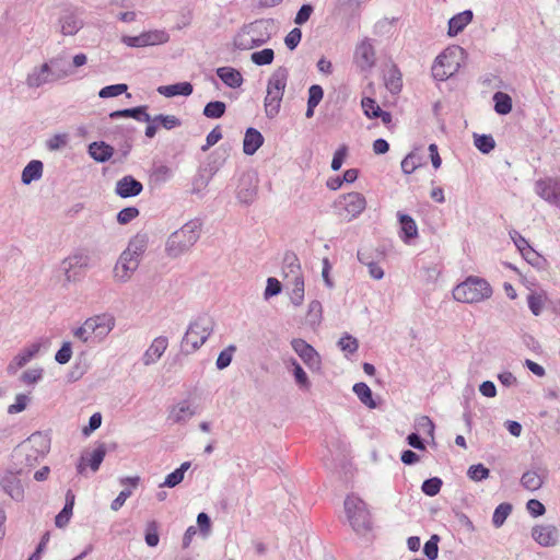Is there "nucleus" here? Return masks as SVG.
<instances>
[{
  "label": "nucleus",
  "mask_w": 560,
  "mask_h": 560,
  "mask_svg": "<svg viewBox=\"0 0 560 560\" xmlns=\"http://www.w3.org/2000/svg\"><path fill=\"white\" fill-rule=\"evenodd\" d=\"M72 72L67 69L59 58H54L50 63H43L27 77V84L31 88H38L49 81L60 80L70 75Z\"/></svg>",
  "instance_id": "7"
},
{
  "label": "nucleus",
  "mask_w": 560,
  "mask_h": 560,
  "mask_svg": "<svg viewBox=\"0 0 560 560\" xmlns=\"http://www.w3.org/2000/svg\"><path fill=\"white\" fill-rule=\"evenodd\" d=\"M213 330V322L209 316L198 317L188 327L182 347L186 352L196 351L208 339Z\"/></svg>",
  "instance_id": "4"
},
{
  "label": "nucleus",
  "mask_w": 560,
  "mask_h": 560,
  "mask_svg": "<svg viewBox=\"0 0 560 560\" xmlns=\"http://www.w3.org/2000/svg\"><path fill=\"white\" fill-rule=\"evenodd\" d=\"M218 77L230 88H240L243 83L241 72L231 67H221L217 70Z\"/></svg>",
  "instance_id": "27"
},
{
  "label": "nucleus",
  "mask_w": 560,
  "mask_h": 560,
  "mask_svg": "<svg viewBox=\"0 0 560 560\" xmlns=\"http://www.w3.org/2000/svg\"><path fill=\"white\" fill-rule=\"evenodd\" d=\"M385 86L392 94H398L402 89V74L396 66H392L384 77Z\"/></svg>",
  "instance_id": "26"
},
{
  "label": "nucleus",
  "mask_w": 560,
  "mask_h": 560,
  "mask_svg": "<svg viewBox=\"0 0 560 560\" xmlns=\"http://www.w3.org/2000/svg\"><path fill=\"white\" fill-rule=\"evenodd\" d=\"M353 60L357 67L362 71L370 70L374 67L376 61V54L373 45L369 39H363L357 45Z\"/></svg>",
  "instance_id": "11"
},
{
  "label": "nucleus",
  "mask_w": 560,
  "mask_h": 560,
  "mask_svg": "<svg viewBox=\"0 0 560 560\" xmlns=\"http://www.w3.org/2000/svg\"><path fill=\"white\" fill-rule=\"evenodd\" d=\"M72 355L71 346L69 342H65L62 347L56 353V361L60 364H66L70 361Z\"/></svg>",
  "instance_id": "59"
},
{
  "label": "nucleus",
  "mask_w": 560,
  "mask_h": 560,
  "mask_svg": "<svg viewBox=\"0 0 560 560\" xmlns=\"http://www.w3.org/2000/svg\"><path fill=\"white\" fill-rule=\"evenodd\" d=\"M439 536L438 535H433L425 544H424V547H423V552L424 555L430 559V560H435L438 558V553H439V547H438V542H439Z\"/></svg>",
  "instance_id": "47"
},
{
  "label": "nucleus",
  "mask_w": 560,
  "mask_h": 560,
  "mask_svg": "<svg viewBox=\"0 0 560 560\" xmlns=\"http://www.w3.org/2000/svg\"><path fill=\"white\" fill-rule=\"evenodd\" d=\"M127 89H128L127 85L124 83L108 85V86L103 88L100 91L98 95L102 98L115 97V96H118V95L125 93L127 91Z\"/></svg>",
  "instance_id": "42"
},
{
  "label": "nucleus",
  "mask_w": 560,
  "mask_h": 560,
  "mask_svg": "<svg viewBox=\"0 0 560 560\" xmlns=\"http://www.w3.org/2000/svg\"><path fill=\"white\" fill-rule=\"evenodd\" d=\"M442 481L439 478H431L422 483V491L430 497L438 494L441 490Z\"/></svg>",
  "instance_id": "46"
},
{
  "label": "nucleus",
  "mask_w": 560,
  "mask_h": 560,
  "mask_svg": "<svg viewBox=\"0 0 560 560\" xmlns=\"http://www.w3.org/2000/svg\"><path fill=\"white\" fill-rule=\"evenodd\" d=\"M158 92L165 97H173L177 95L188 96L192 93V85L189 82L161 85L158 88Z\"/></svg>",
  "instance_id": "25"
},
{
  "label": "nucleus",
  "mask_w": 560,
  "mask_h": 560,
  "mask_svg": "<svg viewBox=\"0 0 560 560\" xmlns=\"http://www.w3.org/2000/svg\"><path fill=\"white\" fill-rule=\"evenodd\" d=\"M158 525L155 522H150L147 525L145 542L150 547H155L159 544Z\"/></svg>",
  "instance_id": "54"
},
{
  "label": "nucleus",
  "mask_w": 560,
  "mask_h": 560,
  "mask_svg": "<svg viewBox=\"0 0 560 560\" xmlns=\"http://www.w3.org/2000/svg\"><path fill=\"white\" fill-rule=\"evenodd\" d=\"M89 264V257L84 254H75L63 260L62 266L66 272L67 279H75V277L83 270Z\"/></svg>",
  "instance_id": "18"
},
{
  "label": "nucleus",
  "mask_w": 560,
  "mask_h": 560,
  "mask_svg": "<svg viewBox=\"0 0 560 560\" xmlns=\"http://www.w3.org/2000/svg\"><path fill=\"white\" fill-rule=\"evenodd\" d=\"M189 467H190L189 462L183 463L179 468L175 469L173 472H171L166 476L164 482L161 486L173 488V487L179 485L183 481L184 475Z\"/></svg>",
  "instance_id": "36"
},
{
  "label": "nucleus",
  "mask_w": 560,
  "mask_h": 560,
  "mask_svg": "<svg viewBox=\"0 0 560 560\" xmlns=\"http://www.w3.org/2000/svg\"><path fill=\"white\" fill-rule=\"evenodd\" d=\"M345 510L351 526L355 530L366 529L370 526V513L365 503L358 497L349 495L345 500Z\"/></svg>",
  "instance_id": "8"
},
{
  "label": "nucleus",
  "mask_w": 560,
  "mask_h": 560,
  "mask_svg": "<svg viewBox=\"0 0 560 560\" xmlns=\"http://www.w3.org/2000/svg\"><path fill=\"white\" fill-rule=\"evenodd\" d=\"M338 345L340 349L347 353H354L359 347L358 340L350 335L341 337L338 341Z\"/></svg>",
  "instance_id": "45"
},
{
  "label": "nucleus",
  "mask_w": 560,
  "mask_h": 560,
  "mask_svg": "<svg viewBox=\"0 0 560 560\" xmlns=\"http://www.w3.org/2000/svg\"><path fill=\"white\" fill-rule=\"evenodd\" d=\"M526 508L534 517L541 516L546 512L545 505L536 499H530L527 502Z\"/></svg>",
  "instance_id": "61"
},
{
  "label": "nucleus",
  "mask_w": 560,
  "mask_h": 560,
  "mask_svg": "<svg viewBox=\"0 0 560 560\" xmlns=\"http://www.w3.org/2000/svg\"><path fill=\"white\" fill-rule=\"evenodd\" d=\"M195 415L194 409L186 402H179L171 410L170 418L174 422L186 421Z\"/></svg>",
  "instance_id": "35"
},
{
  "label": "nucleus",
  "mask_w": 560,
  "mask_h": 560,
  "mask_svg": "<svg viewBox=\"0 0 560 560\" xmlns=\"http://www.w3.org/2000/svg\"><path fill=\"white\" fill-rule=\"evenodd\" d=\"M361 107L368 118H378V115L382 110L376 101L371 97H363L361 100Z\"/></svg>",
  "instance_id": "39"
},
{
  "label": "nucleus",
  "mask_w": 560,
  "mask_h": 560,
  "mask_svg": "<svg viewBox=\"0 0 560 560\" xmlns=\"http://www.w3.org/2000/svg\"><path fill=\"white\" fill-rule=\"evenodd\" d=\"M262 135L254 128H248L243 141V151L247 155H253L262 145Z\"/></svg>",
  "instance_id": "22"
},
{
  "label": "nucleus",
  "mask_w": 560,
  "mask_h": 560,
  "mask_svg": "<svg viewBox=\"0 0 560 560\" xmlns=\"http://www.w3.org/2000/svg\"><path fill=\"white\" fill-rule=\"evenodd\" d=\"M292 292H291V301L294 305H301L304 300V279L300 272V267L298 266V272L293 278L292 282Z\"/></svg>",
  "instance_id": "31"
},
{
  "label": "nucleus",
  "mask_w": 560,
  "mask_h": 560,
  "mask_svg": "<svg viewBox=\"0 0 560 560\" xmlns=\"http://www.w3.org/2000/svg\"><path fill=\"white\" fill-rule=\"evenodd\" d=\"M153 121H159L165 129H173L180 126V120L174 115H159L153 118Z\"/></svg>",
  "instance_id": "50"
},
{
  "label": "nucleus",
  "mask_w": 560,
  "mask_h": 560,
  "mask_svg": "<svg viewBox=\"0 0 560 560\" xmlns=\"http://www.w3.org/2000/svg\"><path fill=\"white\" fill-rule=\"evenodd\" d=\"M235 350H236V348L234 346H229L226 349H224L223 351L220 352V354L217 359L218 369L222 370L230 365Z\"/></svg>",
  "instance_id": "48"
},
{
  "label": "nucleus",
  "mask_w": 560,
  "mask_h": 560,
  "mask_svg": "<svg viewBox=\"0 0 560 560\" xmlns=\"http://www.w3.org/2000/svg\"><path fill=\"white\" fill-rule=\"evenodd\" d=\"M400 223V238L405 243H409L411 240L418 237V226L416 221L408 214L397 213Z\"/></svg>",
  "instance_id": "19"
},
{
  "label": "nucleus",
  "mask_w": 560,
  "mask_h": 560,
  "mask_svg": "<svg viewBox=\"0 0 560 560\" xmlns=\"http://www.w3.org/2000/svg\"><path fill=\"white\" fill-rule=\"evenodd\" d=\"M106 455V448L103 444L98 445L90 455L89 457H82L81 463L78 466L79 472H83L85 468L84 462H86V465L91 467L93 471H96L104 457Z\"/></svg>",
  "instance_id": "23"
},
{
  "label": "nucleus",
  "mask_w": 560,
  "mask_h": 560,
  "mask_svg": "<svg viewBox=\"0 0 560 560\" xmlns=\"http://www.w3.org/2000/svg\"><path fill=\"white\" fill-rule=\"evenodd\" d=\"M524 259L534 267L541 268L545 259L529 244L517 245Z\"/></svg>",
  "instance_id": "32"
},
{
  "label": "nucleus",
  "mask_w": 560,
  "mask_h": 560,
  "mask_svg": "<svg viewBox=\"0 0 560 560\" xmlns=\"http://www.w3.org/2000/svg\"><path fill=\"white\" fill-rule=\"evenodd\" d=\"M275 52L271 48H265L252 54L250 59L257 66L270 65L273 61Z\"/></svg>",
  "instance_id": "40"
},
{
  "label": "nucleus",
  "mask_w": 560,
  "mask_h": 560,
  "mask_svg": "<svg viewBox=\"0 0 560 560\" xmlns=\"http://www.w3.org/2000/svg\"><path fill=\"white\" fill-rule=\"evenodd\" d=\"M143 35L148 46L163 44L168 39V35L164 31L147 32Z\"/></svg>",
  "instance_id": "43"
},
{
  "label": "nucleus",
  "mask_w": 560,
  "mask_h": 560,
  "mask_svg": "<svg viewBox=\"0 0 560 560\" xmlns=\"http://www.w3.org/2000/svg\"><path fill=\"white\" fill-rule=\"evenodd\" d=\"M488 292L489 287L485 279L468 277L454 288L453 296L458 302L477 303L483 300L488 295Z\"/></svg>",
  "instance_id": "6"
},
{
  "label": "nucleus",
  "mask_w": 560,
  "mask_h": 560,
  "mask_svg": "<svg viewBox=\"0 0 560 560\" xmlns=\"http://www.w3.org/2000/svg\"><path fill=\"white\" fill-rule=\"evenodd\" d=\"M40 350V345L35 342L24 348L18 353L8 365V373L15 374L20 369L26 365Z\"/></svg>",
  "instance_id": "15"
},
{
  "label": "nucleus",
  "mask_w": 560,
  "mask_h": 560,
  "mask_svg": "<svg viewBox=\"0 0 560 560\" xmlns=\"http://www.w3.org/2000/svg\"><path fill=\"white\" fill-rule=\"evenodd\" d=\"M536 192L549 203L560 207V179L546 178L538 180Z\"/></svg>",
  "instance_id": "13"
},
{
  "label": "nucleus",
  "mask_w": 560,
  "mask_h": 560,
  "mask_svg": "<svg viewBox=\"0 0 560 560\" xmlns=\"http://www.w3.org/2000/svg\"><path fill=\"white\" fill-rule=\"evenodd\" d=\"M168 341L165 337H158L153 340L143 355L144 364L156 362L167 349Z\"/></svg>",
  "instance_id": "20"
},
{
  "label": "nucleus",
  "mask_w": 560,
  "mask_h": 560,
  "mask_svg": "<svg viewBox=\"0 0 560 560\" xmlns=\"http://www.w3.org/2000/svg\"><path fill=\"white\" fill-rule=\"evenodd\" d=\"M43 174V163L38 160L31 161L22 172V182L30 184L33 180L39 179Z\"/></svg>",
  "instance_id": "29"
},
{
  "label": "nucleus",
  "mask_w": 560,
  "mask_h": 560,
  "mask_svg": "<svg viewBox=\"0 0 560 560\" xmlns=\"http://www.w3.org/2000/svg\"><path fill=\"white\" fill-rule=\"evenodd\" d=\"M225 113V104L220 101L210 102L203 108V115L208 118H220Z\"/></svg>",
  "instance_id": "41"
},
{
  "label": "nucleus",
  "mask_w": 560,
  "mask_h": 560,
  "mask_svg": "<svg viewBox=\"0 0 560 560\" xmlns=\"http://www.w3.org/2000/svg\"><path fill=\"white\" fill-rule=\"evenodd\" d=\"M27 444L35 448L39 455H45L48 453L50 448V441L49 439L39 432L32 434L28 440Z\"/></svg>",
  "instance_id": "33"
},
{
  "label": "nucleus",
  "mask_w": 560,
  "mask_h": 560,
  "mask_svg": "<svg viewBox=\"0 0 560 560\" xmlns=\"http://www.w3.org/2000/svg\"><path fill=\"white\" fill-rule=\"evenodd\" d=\"M72 510L73 509H70L66 505L63 506L61 512L55 518V524L57 527L62 528L68 525L72 515Z\"/></svg>",
  "instance_id": "63"
},
{
  "label": "nucleus",
  "mask_w": 560,
  "mask_h": 560,
  "mask_svg": "<svg viewBox=\"0 0 560 560\" xmlns=\"http://www.w3.org/2000/svg\"><path fill=\"white\" fill-rule=\"evenodd\" d=\"M358 259L363 262V264H366L368 267H369V273L370 276L373 278V279H376V280H380L384 277V271L382 269L381 266H378L377 264L375 262H368L365 261V259L363 258V254L362 253H358Z\"/></svg>",
  "instance_id": "56"
},
{
  "label": "nucleus",
  "mask_w": 560,
  "mask_h": 560,
  "mask_svg": "<svg viewBox=\"0 0 560 560\" xmlns=\"http://www.w3.org/2000/svg\"><path fill=\"white\" fill-rule=\"evenodd\" d=\"M292 365L294 368L293 372H294L295 382L301 387L310 388L308 377H307L306 373L304 372V370L302 369V366L296 362V360H292Z\"/></svg>",
  "instance_id": "51"
},
{
  "label": "nucleus",
  "mask_w": 560,
  "mask_h": 560,
  "mask_svg": "<svg viewBox=\"0 0 560 560\" xmlns=\"http://www.w3.org/2000/svg\"><path fill=\"white\" fill-rule=\"evenodd\" d=\"M292 349L301 358L304 364L314 372L322 369V358L319 353L304 339L294 338L291 341Z\"/></svg>",
  "instance_id": "9"
},
{
  "label": "nucleus",
  "mask_w": 560,
  "mask_h": 560,
  "mask_svg": "<svg viewBox=\"0 0 560 560\" xmlns=\"http://www.w3.org/2000/svg\"><path fill=\"white\" fill-rule=\"evenodd\" d=\"M472 12L470 10L463 11L456 15H454L448 21V35L456 36L460 33L471 21Z\"/></svg>",
  "instance_id": "24"
},
{
  "label": "nucleus",
  "mask_w": 560,
  "mask_h": 560,
  "mask_svg": "<svg viewBox=\"0 0 560 560\" xmlns=\"http://www.w3.org/2000/svg\"><path fill=\"white\" fill-rule=\"evenodd\" d=\"M494 102V110L500 115H506L512 110V98L509 94L497 92L492 95Z\"/></svg>",
  "instance_id": "34"
},
{
  "label": "nucleus",
  "mask_w": 560,
  "mask_h": 560,
  "mask_svg": "<svg viewBox=\"0 0 560 560\" xmlns=\"http://www.w3.org/2000/svg\"><path fill=\"white\" fill-rule=\"evenodd\" d=\"M340 206L349 218H355L364 211L366 201L360 192H349L341 197Z\"/></svg>",
  "instance_id": "14"
},
{
  "label": "nucleus",
  "mask_w": 560,
  "mask_h": 560,
  "mask_svg": "<svg viewBox=\"0 0 560 560\" xmlns=\"http://www.w3.org/2000/svg\"><path fill=\"white\" fill-rule=\"evenodd\" d=\"M353 392L359 397L361 402L370 408H375L376 404L372 398V390L365 383H357L353 386Z\"/></svg>",
  "instance_id": "37"
},
{
  "label": "nucleus",
  "mask_w": 560,
  "mask_h": 560,
  "mask_svg": "<svg viewBox=\"0 0 560 560\" xmlns=\"http://www.w3.org/2000/svg\"><path fill=\"white\" fill-rule=\"evenodd\" d=\"M302 32L300 28L295 27L288 33V35L284 38V43L290 50H293L300 44Z\"/></svg>",
  "instance_id": "55"
},
{
  "label": "nucleus",
  "mask_w": 560,
  "mask_h": 560,
  "mask_svg": "<svg viewBox=\"0 0 560 560\" xmlns=\"http://www.w3.org/2000/svg\"><path fill=\"white\" fill-rule=\"evenodd\" d=\"M42 375H43L42 369H32V370L25 371L22 374L21 378H22L23 383L31 385V384H34L37 381H39L42 378Z\"/></svg>",
  "instance_id": "60"
},
{
  "label": "nucleus",
  "mask_w": 560,
  "mask_h": 560,
  "mask_svg": "<svg viewBox=\"0 0 560 560\" xmlns=\"http://www.w3.org/2000/svg\"><path fill=\"white\" fill-rule=\"evenodd\" d=\"M347 155H348V147L346 144L340 145L334 154V158L331 161V168L334 171L340 170Z\"/></svg>",
  "instance_id": "52"
},
{
  "label": "nucleus",
  "mask_w": 560,
  "mask_h": 560,
  "mask_svg": "<svg viewBox=\"0 0 560 560\" xmlns=\"http://www.w3.org/2000/svg\"><path fill=\"white\" fill-rule=\"evenodd\" d=\"M110 117L112 118H116V117H131V118H135L137 120H143V121H150L151 120L150 115L145 112V106H139V107H135V108L116 110V112L110 114Z\"/></svg>",
  "instance_id": "30"
},
{
  "label": "nucleus",
  "mask_w": 560,
  "mask_h": 560,
  "mask_svg": "<svg viewBox=\"0 0 560 560\" xmlns=\"http://www.w3.org/2000/svg\"><path fill=\"white\" fill-rule=\"evenodd\" d=\"M528 307L535 316H538L544 308V298L539 294H529L527 298Z\"/></svg>",
  "instance_id": "53"
},
{
  "label": "nucleus",
  "mask_w": 560,
  "mask_h": 560,
  "mask_svg": "<svg viewBox=\"0 0 560 560\" xmlns=\"http://www.w3.org/2000/svg\"><path fill=\"white\" fill-rule=\"evenodd\" d=\"M133 246H136V242H130L127 249L120 255L115 266V277L120 281L129 279L131 273L139 266L137 252H132Z\"/></svg>",
  "instance_id": "10"
},
{
  "label": "nucleus",
  "mask_w": 560,
  "mask_h": 560,
  "mask_svg": "<svg viewBox=\"0 0 560 560\" xmlns=\"http://www.w3.org/2000/svg\"><path fill=\"white\" fill-rule=\"evenodd\" d=\"M83 26L81 19L73 12L65 13L60 19V30L66 36L77 34Z\"/></svg>",
  "instance_id": "21"
},
{
  "label": "nucleus",
  "mask_w": 560,
  "mask_h": 560,
  "mask_svg": "<svg viewBox=\"0 0 560 560\" xmlns=\"http://www.w3.org/2000/svg\"><path fill=\"white\" fill-rule=\"evenodd\" d=\"M281 292V283L276 278H268L267 280V287L265 290V296H273Z\"/></svg>",
  "instance_id": "64"
},
{
  "label": "nucleus",
  "mask_w": 560,
  "mask_h": 560,
  "mask_svg": "<svg viewBox=\"0 0 560 560\" xmlns=\"http://www.w3.org/2000/svg\"><path fill=\"white\" fill-rule=\"evenodd\" d=\"M474 142L476 148L480 150L482 153L490 152V137L486 135L474 133Z\"/></svg>",
  "instance_id": "62"
},
{
  "label": "nucleus",
  "mask_w": 560,
  "mask_h": 560,
  "mask_svg": "<svg viewBox=\"0 0 560 560\" xmlns=\"http://www.w3.org/2000/svg\"><path fill=\"white\" fill-rule=\"evenodd\" d=\"M199 238L197 224L187 223L175 231L167 240L166 250L170 256L177 257L189 250Z\"/></svg>",
  "instance_id": "5"
},
{
  "label": "nucleus",
  "mask_w": 560,
  "mask_h": 560,
  "mask_svg": "<svg viewBox=\"0 0 560 560\" xmlns=\"http://www.w3.org/2000/svg\"><path fill=\"white\" fill-rule=\"evenodd\" d=\"M312 13L313 7L311 4H303L295 15L294 23L298 25L306 23Z\"/></svg>",
  "instance_id": "57"
},
{
  "label": "nucleus",
  "mask_w": 560,
  "mask_h": 560,
  "mask_svg": "<svg viewBox=\"0 0 560 560\" xmlns=\"http://www.w3.org/2000/svg\"><path fill=\"white\" fill-rule=\"evenodd\" d=\"M463 59V49L452 46L444 49L432 65V75L438 81L447 80L456 73Z\"/></svg>",
  "instance_id": "3"
},
{
  "label": "nucleus",
  "mask_w": 560,
  "mask_h": 560,
  "mask_svg": "<svg viewBox=\"0 0 560 560\" xmlns=\"http://www.w3.org/2000/svg\"><path fill=\"white\" fill-rule=\"evenodd\" d=\"M289 71L284 67L277 68L270 75L265 97V109L269 117H275L280 109L284 90L288 83Z\"/></svg>",
  "instance_id": "2"
},
{
  "label": "nucleus",
  "mask_w": 560,
  "mask_h": 560,
  "mask_svg": "<svg viewBox=\"0 0 560 560\" xmlns=\"http://www.w3.org/2000/svg\"><path fill=\"white\" fill-rule=\"evenodd\" d=\"M547 475L545 468L527 470L521 477V485L528 491H536L542 487Z\"/></svg>",
  "instance_id": "17"
},
{
  "label": "nucleus",
  "mask_w": 560,
  "mask_h": 560,
  "mask_svg": "<svg viewBox=\"0 0 560 560\" xmlns=\"http://www.w3.org/2000/svg\"><path fill=\"white\" fill-rule=\"evenodd\" d=\"M467 475L471 480L480 481L488 478L489 469L481 464L472 465L469 467Z\"/></svg>",
  "instance_id": "44"
},
{
  "label": "nucleus",
  "mask_w": 560,
  "mask_h": 560,
  "mask_svg": "<svg viewBox=\"0 0 560 560\" xmlns=\"http://www.w3.org/2000/svg\"><path fill=\"white\" fill-rule=\"evenodd\" d=\"M90 155L97 162L109 160L114 153V149L105 142H93L89 147Z\"/></svg>",
  "instance_id": "28"
},
{
  "label": "nucleus",
  "mask_w": 560,
  "mask_h": 560,
  "mask_svg": "<svg viewBox=\"0 0 560 560\" xmlns=\"http://www.w3.org/2000/svg\"><path fill=\"white\" fill-rule=\"evenodd\" d=\"M324 91L320 85L314 84L308 90V101L313 106H317L323 100Z\"/></svg>",
  "instance_id": "58"
},
{
  "label": "nucleus",
  "mask_w": 560,
  "mask_h": 560,
  "mask_svg": "<svg viewBox=\"0 0 560 560\" xmlns=\"http://www.w3.org/2000/svg\"><path fill=\"white\" fill-rule=\"evenodd\" d=\"M143 189L142 184L130 175L124 176L116 183L115 192L121 198L138 196Z\"/></svg>",
  "instance_id": "16"
},
{
  "label": "nucleus",
  "mask_w": 560,
  "mask_h": 560,
  "mask_svg": "<svg viewBox=\"0 0 560 560\" xmlns=\"http://www.w3.org/2000/svg\"><path fill=\"white\" fill-rule=\"evenodd\" d=\"M115 318L109 314H101L88 318L74 331V336L83 342H97L103 340L114 328Z\"/></svg>",
  "instance_id": "1"
},
{
  "label": "nucleus",
  "mask_w": 560,
  "mask_h": 560,
  "mask_svg": "<svg viewBox=\"0 0 560 560\" xmlns=\"http://www.w3.org/2000/svg\"><path fill=\"white\" fill-rule=\"evenodd\" d=\"M512 509L513 506L511 503L504 502L499 504L492 515V523L497 527L502 526L508 516L511 514Z\"/></svg>",
  "instance_id": "38"
},
{
  "label": "nucleus",
  "mask_w": 560,
  "mask_h": 560,
  "mask_svg": "<svg viewBox=\"0 0 560 560\" xmlns=\"http://www.w3.org/2000/svg\"><path fill=\"white\" fill-rule=\"evenodd\" d=\"M139 215V210L136 207H127L120 210L117 214V221L120 224H127Z\"/></svg>",
  "instance_id": "49"
},
{
  "label": "nucleus",
  "mask_w": 560,
  "mask_h": 560,
  "mask_svg": "<svg viewBox=\"0 0 560 560\" xmlns=\"http://www.w3.org/2000/svg\"><path fill=\"white\" fill-rule=\"evenodd\" d=\"M532 538L541 547H555L559 542V530L552 524H538L532 528Z\"/></svg>",
  "instance_id": "12"
}]
</instances>
